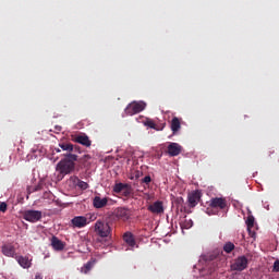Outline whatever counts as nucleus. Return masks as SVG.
<instances>
[{
    "instance_id": "nucleus-1",
    "label": "nucleus",
    "mask_w": 279,
    "mask_h": 279,
    "mask_svg": "<svg viewBox=\"0 0 279 279\" xmlns=\"http://www.w3.org/2000/svg\"><path fill=\"white\" fill-rule=\"evenodd\" d=\"M64 158L61 159L57 166L56 171L61 175H69L75 171V162H77V155L75 154H64Z\"/></svg>"
},
{
    "instance_id": "nucleus-2",
    "label": "nucleus",
    "mask_w": 279,
    "mask_h": 279,
    "mask_svg": "<svg viewBox=\"0 0 279 279\" xmlns=\"http://www.w3.org/2000/svg\"><path fill=\"white\" fill-rule=\"evenodd\" d=\"M95 232L96 234H98V236L106 239L110 236L112 229L110 228V225L108 222L104 220H97L95 223Z\"/></svg>"
},
{
    "instance_id": "nucleus-3",
    "label": "nucleus",
    "mask_w": 279,
    "mask_h": 279,
    "mask_svg": "<svg viewBox=\"0 0 279 279\" xmlns=\"http://www.w3.org/2000/svg\"><path fill=\"white\" fill-rule=\"evenodd\" d=\"M147 108V104L145 101H133L125 108V113L129 117H133V114H138V112H143Z\"/></svg>"
},
{
    "instance_id": "nucleus-4",
    "label": "nucleus",
    "mask_w": 279,
    "mask_h": 279,
    "mask_svg": "<svg viewBox=\"0 0 279 279\" xmlns=\"http://www.w3.org/2000/svg\"><path fill=\"white\" fill-rule=\"evenodd\" d=\"M247 257L245 255L239 256L235 258L234 263L231 264V271H245V268L248 265Z\"/></svg>"
},
{
    "instance_id": "nucleus-5",
    "label": "nucleus",
    "mask_w": 279,
    "mask_h": 279,
    "mask_svg": "<svg viewBox=\"0 0 279 279\" xmlns=\"http://www.w3.org/2000/svg\"><path fill=\"white\" fill-rule=\"evenodd\" d=\"M25 221H29L31 223H36L43 219V211L29 209L24 213Z\"/></svg>"
},
{
    "instance_id": "nucleus-6",
    "label": "nucleus",
    "mask_w": 279,
    "mask_h": 279,
    "mask_svg": "<svg viewBox=\"0 0 279 279\" xmlns=\"http://www.w3.org/2000/svg\"><path fill=\"white\" fill-rule=\"evenodd\" d=\"M209 206L211 208H219L220 210H226L228 208V201L223 197H215L209 201Z\"/></svg>"
},
{
    "instance_id": "nucleus-7",
    "label": "nucleus",
    "mask_w": 279,
    "mask_h": 279,
    "mask_svg": "<svg viewBox=\"0 0 279 279\" xmlns=\"http://www.w3.org/2000/svg\"><path fill=\"white\" fill-rule=\"evenodd\" d=\"M73 142L78 143V145H83V147H90L93 145V142L86 133L74 135Z\"/></svg>"
},
{
    "instance_id": "nucleus-8",
    "label": "nucleus",
    "mask_w": 279,
    "mask_h": 279,
    "mask_svg": "<svg viewBox=\"0 0 279 279\" xmlns=\"http://www.w3.org/2000/svg\"><path fill=\"white\" fill-rule=\"evenodd\" d=\"M147 210L153 213V215H162L165 213V205L161 201H156L147 207Z\"/></svg>"
},
{
    "instance_id": "nucleus-9",
    "label": "nucleus",
    "mask_w": 279,
    "mask_h": 279,
    "mask_svg": "<svg viewBox=\"0 0 279 279\" xmlns=\"http://www.w3.org/2000/svg\"><path fill=\"white\" fill-rule=\"evenodd\" d=\"M71 225L73 228H86V226H88V218L84 216H75L71 219Z\"/></svg>"
},
{
    "instance_id": "nucleus-10",
    "label": "nucleus",
    "mask_w": 279,
    "mask_h": 279,
    "mask_svg": "<svg viewBox=\"0 0 279 279\" xmlns=\"http://www.w3.org/2000/svg\"><path fill=\"white\" fill-rule=\"evenodd\" d=\"M1 252L3 256H8L9 258H14L16 256V248L12 244H4L1 247Z\"/></svg>"
},
{
    "instance_id": "nucleus-11",
    "label": "nucleus",
    "mask_w": 279,
    "mask_h": 279,
    "mask_svg": "<svg viewBox=\"0 0 279 279\" xmlns=\"http://www.w3.org/2000/svg\"><path fill=\"white\" fill-rule=\"evenodd\" d=\"M168 154L169 156H180L182 154V146L178 143H170L168 145Z\"/></svg>"
},
{
    "instance_id": "nucleus-12",
    "label": "nucleus",
    "mask_w": 279,
    "mask_h": 279,
    "mask_svg": "<svg viewBox=\"0 0 279 279\" xmlns=\"http://www.w3.org/2000/svg\"><path fill=\"white\" fill-rule=\"evenodd\" d=\"M123 241L131 247L130 250H134L136 247V240L134 239V234L132 232H125L123 235Z\"/></svg>"
},
{
    "instance_id": "nucleus-13",
    "label": "nucleus",
    "mask_w": 279,
    "mask_h": 279,
    "mask_svg": "<svg viewBox=\"0 0 279 279\" xmlns=\"http://www.w3.org/2000/svg\"><path fill=\"white\" fill-rule=\"evenodd\" d=\"M187 202L190 208H195L197 204H199V193L198 192H192L187 196Z\"/></svg>"
},
{
    "instance_id": "nucleus-14",
    "label": "nucleus",
    "mask_w": 279,
    "mask_h": 279,
    "mask_svg": "<svg viewBox=\"0 0 279 279\" xmlns=\"http://www.w3.org/2000/svg\"><path fill=\"white\" fill-rule=\"evenodd\" d=\"M117 217H119V219H123V221H128V219H130V209H128V207H119L116 211Z\"/></svg>"
},
{
    "instance_id": "nucleus-15",
    "label": "nucleus",
    "mask_w": 279,
    "mask_h": 279,
    "mask_svg": "<svg viewBox=\"0 0 279 279\" xmlns=\"http://www.w3.org/2000/svg\"><path fill=\"white\" fill-rule=\"evenodd\" d=\"M15 258L19 265L23 267V269H29V267H32V259H29V257L16 256Z\"/></svg>"
},
{
    "instance_id": "nucleus-16",
    "label": "nucleus",
    "mask_w": 279,
    "mask_h": 279,
    "mask_svg": "<svg viewBox=\"0 0 279 279\" xmlns=\"http://www.w3.org/2000/svg\"><path fill=\"white\" fill-rule=\"evenodd\" d=\"M93 204H94V208H104L108 206V198L107 197L101 198L99 196H95Z\"/></svg>"
},
{
    "instance_id": "nucleus-17",
    "label": "nucleus",
    "mask_w": 279,
    "mask_h": 279,
    "mask_svg": "<svg viewBox=\"0 0 279 279\" xmlns=\"http://www.w3.org/2000/svg\"><path fill=\"white\" fill-rule=\"evenodd\" d=\"M51 246L57 252H62V250H64V243H62V241L56 236H52L51 239Z\"/></svg>"
},
{
    "instance_id": "nucleus-18",
    "label": "nucleus",
    "mask_w": 279,
    "mask_h": 279,
    "mask_svg": "<svg viewBox=\"0 0 279 279\" xmlns=\"http://www.w3.org/2000/svg\"><path fill=\"white\" fill-rule=\"evenodd\" d=\"M171 131L173 132V134L180 132V129L182 128V125L180 124V119L178 118H173L171 120V124H170Z\"/></svg>"
},
{
    "instance_id": "nucleus-19",
    "label": "nucleus",
    "mask_w": 279,
    "mask_h": 279,
    "mask_svg": "<svg viewBox=\"0 0 279 279\" xmlns=\"http://www.w3.org/2000/svg\"><path fill=\"white\" fill-rule=\"evenodd\" d=\"M59 147L62 151H66L65 154H71L73 151V144L71 143H60Z\"/></svg>"
},
{
    "instance_id": "nucleus-20",
    "label": "nucleus",
    "mask_w": 279,
    "mask_h": 279,
    "mask_svg": "<svg viewBox=\"0 0 279 279\" xmlns=\"http://www.w3.org/2000/svg\"><path fill=\"white\" fill-rule=\"evenodd\" d=\"M128 183H116L112 187L113 193H121L124 189H126Z\"/></svg>"
},
{
    "instance_id": "nucleus-21",
    "label": "nucleus",
    "mask_w": 279,
    "mask_h": 279,
    "mask_svg": "<svg viewBox=\"0 0 279 279\" xmlns=\"http://www.w3.org/2000/svg\"><path fill=\"white\" fill-rule=\"evenodd\" d=\"M94 266H95V260H89V262H87V263L81 268L82 274H88V271H90V269H93Z\"/></svg>"
},
{
    "instance_id": "nucleus-22",
    "label": "nucleus",
    "mask_w": 279,
    "mask_h": 279,
    "mask_svg": "<svg viewBox=\"0 0 279 279\" xmlns=\"http://www.w3.org/2000/svg\"><path fill=\"white\" fill-rule=\"evenodd\" d=\"M233 250H234V243L232 242H227L223 245V252H226V254H230Z\"/></svg>"
},
{
    "instance_id": "nucleus-23",
    "label": "nucleus",
    "mask_w": 279,
    "mask_h": 279,
    "mask_svg": "<svg viewBox=\"0 0 279 279\" xmlns=\"http://www.w3.org/2000/svg\"><path fill=\"white\" fill-rule=\"evenodd\" d=\"M122 197H130L132 195V185H128L126 189H124L122 192Z\"/></svg>"
},
{
    "instance_id": "nucleus-24",
    "label": "nucleus",
    "mask_w": 279,
    "mask_h": 279,
    "mask_svg": "<svg viewBox=\"0 0 279 279\" xmlns=\"http://www.w3.org/2000/svg\"><path fill=\"white\" fill-rule=\"evenodd\" d=\"M76 186H78L81 191H86V189H88V184L85 181H82L80 179H77Z\"/></svg>"
},
{
    "instance_id": "nucleus-25",
    "label": "nucleus",
    "mask_w": 279,
    "mask_h": 279,
    "mask_svg": "<svg viewBox=\"0 0 279 279\" xmlns=\"http://www.w3.org/2000/svg\"><path fill=\"white\" fill-rule=\"evenodd\" d=\"M145 125H147V128H150V130H158L156 128V123L153 120H148L145 122Z\"/></svg>"
},
{
    "instance_id": "nucleus-26",
    "label": "nucleus",
    "mask_w": 279,
    "mask_h": 279,
    "mask_svg": "<svg viewBox=\"0 0 279 279\" xmlns=\"http://www.w3.org/2000/svg\"><path fill=\"white\" fill-rule=\"evenodd\" d=\"M246 226L247 228H254V217L250 216L247 219H246Z\"/></svg>"
},
{
    "instance_id": "nucleus-27",
    "label": "nucleus",
    "mask_w": 279,
    "mask_h": 279,
    "mask_svg": "<svg viewBox=\"0 0 279 279\" xmlns=\"http://www.w3.org/2000/svg\"><path fill=\"white\" fill-rule=\"evenodd\" d=\"M5 210H8V204L3 202L0 204V213H5Z\"/></svg>"
},
{
    "instance_id": "nucleus-28",
    "label": "nucleus",
    "mask_w": 279,
    "mask_h": 279,
    "mask_svg": "<svg viewBox=\"0 0 279 279\" xmlns=\"http://www.w3.org/2000/svg\"><path fill=\"white\" fill-rule=\"evenodd\" d=\"M142 182H144V184H149V182H151V177L146 175Z\"/></svg>"
},
{
    "instance_id": "nucleus-29",
    "label": "nucleus",
    "mask_w": 279,
    "mask_h": 279,
    "mask_svg": "<svg viewBox=\"0 0 279 279\" xmlns=\"http://www.w3.org/2000/svg\"><path fill=\"white\" fill-rule=\"evenodd\" d=\"M206 214L209 215V216H210V215H217V210L207 208V209H206Z\"/></svg>"
},
{
    "instance_id": "nucleus-30",
    "label": "nucleus",
    "mask_w": 279,
    "mask_h": 279,
    "mask_svg": "<svg viewBox=\"0 0 279 279\" xmlns=\"http://www.w3.org/2000/svg\"><path fill=\"white\" fill-rule=\"evenodd\" d=\"M274 271L279 272V260H276V262L274 263Z\"/></svg>"
},
{
    "instance_id": "nucleus-31",
    "label": "nucleus",
    "mask_w": 279,
    "mask_h": 279,
    "mask_svg": "<svg viewBox=\"0 0 279 279\" xmlns=\"http://www.w3.org/2000/svg\"><path fill=\"white\" fill-rule=\"evenodd\" d=\"M183 228H193V220H189L187 225H183Z\"/></svg>"
},
{
    "instance_id": "nucleus-32",
    "label": "nucleus",
    "mask_w": 279,
    "mask_h": 279,
    "mask_svg": "<svg viewBox=\"0 0 279 279\" xmlns=\"http://www.w3.org/2000/svg\"><path fill=\"white\" fill-rule=\"evenodd\" d=\"M35 279H43V275L40 272H37Z\"/></svg>"
},
{
    "instance_id": "nucleus-33",
    "label": "nucleus",
    "mask_w": 279,
    "mask_h": 279,
    "mask_svg": "<svg viewBox=\"0 0 279 279\" xmlns=\"http://www.w3.org/2000/svg\"><path fill=\"white\" fill-rule=\"evenodd\" d=\"M85 160H90V155H84L83 157Z\"/></svg>"
},
{
    "instance_id": "nucleus-34",
    "label": "nucleus",
    "mask_w": 279,
    "mask_h": 279,
    "mask_svg": "<svg viewBox=\"0 0 279 279\" xmlns=\"http://www.w3.org/2000/svg\"><path fill=\"white\" fill-rule=\"evenodd\" d=\"M57 132H62V126H56Z\"/></svg>"
},
{
    "instance_id": "nucleus-35",
    "label": "nucleus",
    "mask_w": 279,
    "mask_h": 279,
    "mask_svg": "<svg viewBox=\"0 0 279 279\" xmlns=\"http://www.w3.org/2000/svg\"><path fill=\"white\" fill-rule=\"evenodd\" d=\"M54 151H56L57 154H60L62 150H61L60 148H54Z\"/></svg>"
}]
</instances>
